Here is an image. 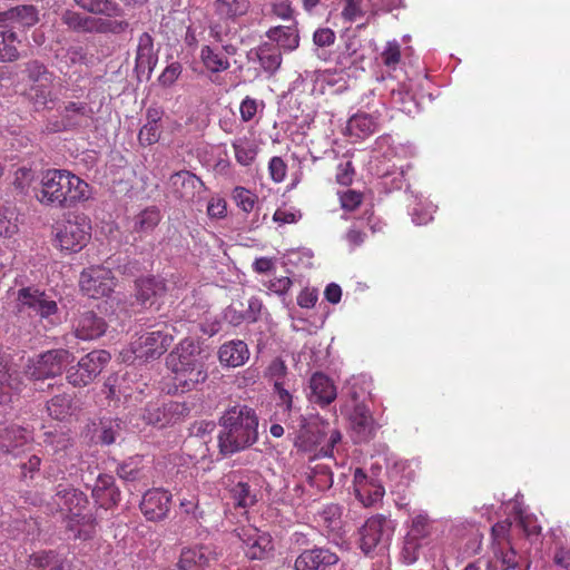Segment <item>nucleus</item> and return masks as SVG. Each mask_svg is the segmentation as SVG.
I'll list each match as a JSON object with an SVG mask.
<instances>
[{"label":"nucleus","instance_id":"1","mask_svg":"<svg viewBox=\"0 0 570 570\" xmlns=\"http://www.w3.org/2000/svg\"><path fill=\"white\" fill-rule=\"evenodd\" d=\"M91 187L67 169H47L41 173L37 200L52 208H71L91 198Z\"/></svg>","mask_w":570,"mask_h":570},{"label":"nucleus","instance_id":"2","mask_svg":"<svg viewBox=\"0 0 570 570\" xmlns=\"http://www.w3.org/2000/svg\"><path fill=\"white\" fill-rule=\"evenodd\" d=\"M87 495L71 487H57L56 494L47 503V512H61L67 529L75 539L89 540L96 533V519L89 510Z\"/></svg>","mask_w":570,"mask_h":570},{"label":"nucleus","instance_id":"3","mask_svg":"<svg viewBox=\"0 0 570 570\" xmlns=\"http://www.w3.org/2000/svg\"><path fill=\"white\" fill-rule=\"evenodd\" d=\"M222 430L218 434L220 453L230 455L257 441L258 419L247 405H234L227 409L219 420Z\"/></svg>","mask_w":570,"mask_h":570},{"label":"nucleus","instance_id":"4","mask_svg":"<svg viewBox=\"0 0 570 570\" xmlns=\"http://www.w3.org/2000/svg\"><path fill=\"white\" fill-rule=\"evenodd\" d=\"M176 389L187 392L207 379V370L200 348L194 340L185 338L167 356Z\"/></svg>","mask_w":570,"mask_h":570},{"label":"nucleus","instance_id":"5","mask_svg":"<svg viewBox=\"0 0 570 570\" xmlns=\"http://www.w3.org/2000/svg\"><path fill=\"white\" fill-rule=\"evenodd\" d=\"M395 522L383 514L368 518L360 529V549L370 554L374 551H384L391 543L395 531Z\"/></svg>","mask_w":570,"mask_h":570},{"label":"nucleus","instance_id":"6","mask_svg":"<svg viewBox=\"0 0 570 570\" xmlns=\"http://www.w3.org/2000/svg\"><path fill=\"white\" fill-rule=\"evenodd\" d=\"M73 361V355L66 348L46 351L29 358L24 373L32 380H45L60 375Z\"/></svg>","mask_w":570,"mask_h":570},{"label":"nucleus","instance_id":"7","mask_svg":"<svg viewBox=\"0 0 570 570\" xmlns=\"http://www.w3.org/2000/svg\"><path fill=\"white\" fill-rule=\"evenodd\" d=\"M91 224L86 216H76L57 228L56 242L61 252L67 254L80 252L90 240Z\"/></svg>","mask_w":570,"mask_h":570},{"label":"nucleus","instance_id":"8","mask_svg":"<svg viewBox=\"0 0 570 570\" xmlns=\"http://www.w3.org/2000/svg\"><path fill=\"white\" fill-rule=\"evenodd\" d=\"M18 302L21 309L27 308L33 312L49 324L57 325L60 323L57 302L39 288L29 286L19 289Z\"/></svg>","mask_w":570,"mask_h":570},{"label":"nucleus","instance_id":"9","mask_svg":"<svg viewBox=\"0 0 570 570\" xmlns=\"http://www.w3.org/2000/svg\"><path fill=\"white\" fill-rule=\"evenodd\" d=\"M174 340L168 326L141 334L131 342V352L136 358L148 361L160 357Z\"/></svg>","mask_w":570,"mask_h":570},{"label":"nucleus","instance_id":"10","mask_svg":"<svg viewBox=\"0 0 570 570\" xmlns=\"http://www.w3.org/2000/svg\"><path fill=\"white\" fill-rule=\"evenodd\" d=\"M81 291L91 298L109 296L116 286V279L110 268L96 265L85 268L79 278Z\"/></svg>","mask_w":570,"mask_h":570},{"label":"nucleus","instance_id":"11","mask_svg":"<svg viewBox=\"0 0 570 570\" xmlns=\"http://www.w3.org/2000/svg\"><path fill=\"white\" fill-rule=\"evenodd\" d=\"M109 361L110 354L107 351H92L81 357L76 367L68 371L67 379L73 386L87 385L101 373Z\"/></svg>","mask_w":570,"mask_h":570},{"label":"nucleus","instance_id":"12","mask_svg":"<svg viewBox=\"0 0 570 570\" xmlns=\"http://www.w3.org/2000/svg\"><path fill=\"white\" fill-rule=\"evenodd\" d=\"M48 79L49 78H45L39 83H31L26 91L28 100L33 105L36 110L52 109L59 100L60 91L63 88L61 79Z\"/></svg>","mask_w":570,"mask_h":570},{"label":"nucleus","instance_id":"13","mask_svg":"<svg viewBox=\"0 0 570 570\" xmlns=\"http://www.w3.org/2000/svg\"><path fill=\"white\" fill-rule=\"evenodd\" d=\"M219 552L214 544H199L183 548L176 563L177 570H194L210 567L217 562Z\"/></svg>","mask_w":570,"mask_h":570},{"label":"nucleus","instance_id":"14","mask_svg":"<svg viewBox=\"0 0 570 570\" xmlns=\"http://www.w3.org/2000/svg\"><path fill=\"white\" fill-rule=\"evenodd\" d=\"M353 489L356 499L365 508L374 507L383 499L385 493L384 487L381 482L377 479L367 475L360 468L354 471Z\"/></svg>","mask_w":570,"mask_h":570},{"label":"nucleus","instance_id":"15","mask_svg":"<svg viewBox=\"0 0 570 570\" xmlns=\"http://www.w3.org/2000/svg\"><path fill=\"white\" fill-rule=\"evenodd\" d=\"M158 62V50L155 48L154 38L148 32H142L137 40L135 56V71L139 80H148Z\"/></svg>","mask_w":570,"mask_h":570},{"label":"nucleus","instance_id":"16","mask_svg":"<svg viewBox=\"0 0 570 570\" xmlns=\"http://www.w3.org/2000/svg\"><path fill=\"white\" fill-rule=\"evenodd\" d=\"M238 537L245 546V553L249 559L262 560L273 551L271 534L257 528H242Z\"/></svg>","mask_w":570,"mask_h":570},{"label":"nucleus","instance_id":"17","mask_svg":"<svg viewBox=\"0 0 570 570\" xmlns=\"http://www.w3.org/2000/svg\"><path fill=\"white\" fill-rule=\"evenodd\" d=\"M171 493L161 488L150 489L145 492L140 502V510L149 521L164 520L170 510Z\"/></svg>","mask_w":570,"mask_h":570},{"label":"nucleus","instance_id":"18","mask_svg":"<svg viewBox=\"0 0 570 570\" xmlns=\"http://www.w3.org/2000/svg\"><path fill=\"white\" fill-rule=\"evenodd\" d=\"M340 561L338 556L326 547L303 550L295 559V570H330Z\"/></svg>","mask_w":570,"mask_h":570},{"label":"nucleus","instance_id":"19","mask_svg":"<svg viewBox=\"0 0 570 570\" xmlns=\"http://www.w3.org/2000/svg\"><path fill=\"white\" fill-rule=\"evenodd\" d=\"M381 79L385 81V89L390 92V102L393 108H396L404 114L411 115L414 111L415 102L411 94L410 83L399 76H382Z\"/></svg>","mask_w":570,"mask_h":570},{"label":"nucleus","instance_id":"20","mask_svg":"<svg viewBox=\"0 0 570 570\" xmlns=\"http://www.w3.org/2000/svg\"><path fill=\"white\" fill-rule=\"evenodd\" d=\"M39 21V12L31 4H21L0 12V28L24 31Z\"/></svg>","mask_w":570,"mask_h":570},{"label":"nucleus","instance_id":"21","mask_svg":"<svg viewBox=\"0 0 570 570\" xmlns=\"http://www.w3.org/2000/svg\"><path fill=\"white\" fill-rule=\"evenodd\" d=\"M137 299L144 305L153 307L164 303V297L168 291L164 278L150 276L139 279L136 284ZM159 306H157L158 308Z\"/></svg>","mask_w":570,"mask_h":570},{"label":"nucleus","instance_id":"22","mask_svg":"<svg viewBox=\"0 0 570 570\" xmlns=\"http://www.w3.org/2000/svg\"><path fill=\"white\" fill-rule=\"evenodd\" d=\"M380 111L377 109L372 112H357L350 117L345 127V135L355 140L365 139L377 130Z\"/></svg>","mask_w":570,"mask_h":570},{"label":"nucleus","instance_id":"23","mask_svg":"<svg viewBox=\"0 0 570 570\" xmlns=\"http://www.w3.org/2000/svg\"><path fill=\"white\" fill-rule=\"evenodd\" d=\"M32 440L31 432L17 424L0 430V452L18 455L20 449Z\"/></svg>","mask_w":570,"mask_h":570},{"label":"nucleus","instance_id":"24","mask_svg":"<svg viewBox=\"0 0 570 570\" xmlns=\"http://www.w3.org/2000/svg\"><path fill=\"white\" fill-rule=\"evenodd\" d=\"M348 417L358 442L366 441L373 435L375 424L370 409L365 403L352 405Z\"/></svg>","mask_w":570,"mask_h":570},{"label":"nucleus","instance_id":"25","mask_svg":"<svg viewBox=\"0 0 570 570\" xmlns=\"http://www.w3.org/2000/svg\"><path fill=\"white\" fill-rule=\"evenodd\" d=\"M75 334L79 340L89 341L105 334L107 324L91 311H86L75 320Z\"/></svg>","mask_w":570,"mask_h":570},{"label":"nucleus","instance_id":"26","mask_svg":"<svg viewBox=\"0 0 570 570\" xmlns=\"http://www.w3.org/2000/svg\"><path fill=\"white\" fill-rule=\"evenodd\" d=\"M337 396V391L332 380L323 373H314L309 380L308 399L321 406L331 404Z\"/></svg>","mask_w":570,"mask_h":570},{"label":"nucleus","instance_id":"27","mask_svg":"<svg viewBox=\"0 0 570 570\" xmlns=\"http://www.w3.org/2000/svg\"><path fill=\"white\" fill-rule=\"evenodd\" d=\"M249 348L242 340H232L224 343L218 350L219 363L225 367H238L249 358Z\"/></svg>","mask_w":570,"mask_h":570},{"label":"nucleus","instance_id":"28","mask_svg":"<svg viewBox=\"0 0 570 570\" xmlns=\"http://www.w3.org/2000/svg\"><path fill=\"white\" fill-rule=\"evenodd\" d=\"M92 497L104 509L116 505L120 500V491L115 485V479L109 474H99L92 489Z\"/></svg>","mask_w":570,"mask_h":570},{"label":"nucleus","instance_id":"29","mask_svg":"<svg viewBox=\"0 0 570 570\" xmlns=\"http://www.w3.org/2000/svg\"><path fill=\"white\" fill-rule=\"evenodd\" d=\"M247 58L249 61H258L263 70L269 75L279 69L283 60L279 49L269 42H264L257 48L250 49Z\"/></svg>","mask_w":570,"mask_h":570},{"label":"nucleus","instance_id":"30","mask_svg":"<svg viewBox=\"0 0 570 570\" xmlns=\"http://www.w3.org/2000/svg\"><path fill=\"white\" fill-rule=\"evenodd\" d=\"M266 37L277 45V49L292 52L299 46V35L296 23L272 27L266 31Z\"/></svg>","mask_w":570,"mask_h":570},{"label":"nucleus","instance_id":"31","mask_svg":"<svg viewBox=\"0 0 570 570\" xmlns=\"http://www.w3.org/2000/svg\"><path fill=\"white\" fill-rule=\"evenodd\" d=\"M67 559L56 550L33 552L28 560L29 570H67Z\"/></svg>","mask_w":570,"mask_h":570},{"label":"nucleus","instance_id":"32","mask_svg":"<svg viewBox=\"0 0 570 570\" xmlns=\"http://www.w3.org/2000/svg\"><path fill=\"white\" fill-rule=\"evenodd\" d=\"M67 127L87 125L94 118L95 111L87 102L69 101L60 112Z\"/></svg>","mask_w":570,"mask_h":570},{"label":"nucleus","instance_id":"33","mask_svg":"<svg viewBox=\"0 0 570 570\" xmlns=\"http://www.w3.org/2000/svg\"><path fill=\"white\" fill-rule=\"evenodd\" d=\"M229 56L209 45L203 46L199 53L203 66L212 73H220L228 70L230 68Z\"/></svg>","mask_w":570,"mask_h":570},{"label":"nucleus","instance_id":"34","mask_svg":"<svg viewBox=\"0 0 570 570\" xmlns=\"http://www.w3.org/2000/svg\"><path fill=\"white\" fill-rule=\"evenodd\" d=\"M160 220V210L155 206L147 207L132 217L131 230L140 235L149 234L158 226Z\"/></svg>","mask_w":570,"mask_h":570},{"label":"nucleus","instance_id":"35","mask_svg":"<svg viewBox=\"0 0 570 570\" xmlns=\"http://www.w3.org/2000/svg\"><path fill=\"white\" fill-rule=\"evenodd\" d=\"M407 147L403 145H395L390 135L380 136L374 142V157L383 158L392 161L396 158H402L407 154Z\"/></svg>","mask_w":570,"mask_h":570},{"label":"nucleus","instance_id":"36","mask_svg":"<svg viewBox=\"0 0 570 570\" xmlns=\"http://www.w3.org/2000/svg\"><path fill=\"white\" fill-rule=\"evenodd\" d=\"M215 11L218 16L228 20L244 17L250 9L249 0H215Z\"/></svg>","mask_w":570,"mask_h":570},{"label":"nucleus","instance_id":"37","mask_svg":"<svg viewBox=\"0 0 570 570\" xmlns=\"http://www.w3.org/2000/svg\"><path fill=\"white\" fill-rule=\"evenodd\" d=\"M20 40L13 30L0 28V62H11L19 58Z\"/></svg>","mask_w":570,"mask_h":570},{"label":"nucleus","instance_id":"38","mask_svg":"<svg viewBox=\"0 0 570 570\" xmlns=\"http://www.w3.org/2000/svg\"><path fill=\"white\" fill-rule=\"evenodd\" d=\"M370 379L364 376L351 377L343 389V393L351 400L353 403L352 405L357 403H365L370 396Z\"/></svg>","mask_w":570,"mask_h":570},{"label":"nucleus","instance_id":"39","mask_svg":"<svg viewBox=\"0 0 570 570\" xmlns=\"http://www.w3.org/2000/svg\"><path fill=\"white\" fill-rule=\"evenodd\" d=\"M75 3L81 9L95 13L104 14L107 17H119L122 13L118 3L112 0H73Z\"/></svg>","mask_w":570,"mask_h":570},{"label":"nucleus","instance_id":"40","mask_svg":"<svg viewBox=\"0 0 570 570\" xmlns=\"http://www.w3.org/2000/svg\"><path fill=\"white\" fill-rule=\"evenodd\" d=\"M232 147L236 161L244 167L250 166L257 156V146L248 137H239L233 140Z\"/></svg>","mask_w":570,"mask_h":570},{"label":"nucleus","instance_id":"41","mask_svg":"<svg viewBox=\"0 0 570 570\" xmlns=\"http://www.w3.org/2000/svg\"><path fill=\"white\" fill-rule=\"evenodd\" d=\"M9 371L8 360L0 353V404L10 402L12 392L19 389V382Z\"/></svg>","mask_w":570,"mask_h":570},{"label":"nucleus","instance_id":"42","mask_svg":"<svg viewBox=\"0 0 570 570\" xmlns=\"http://www.w3.org/2000/svg\"><path fill=\"white\" fill-rule=\"evenodd\" d=\"M200 184L198 177L190 171L181 170L170 177V185L179 197H187Z\"/></svg>","mask_w":570,"mask_h":570},{"label":"nucleus","instance_id":"43","mask_svg":"<svg viewBox=\"0 0 570 570\" xmlns=\"http://www.w3.org/2000/svg\"><path fill=\"white\" fill-rule=\"evenodd\" d=\"M414 200L410 204V214L412 222L420 226L430 223L433 219V214L436 207L432 203H425L419 195H413Z\"/></svg>","mask_w":570,"mask_h":570},{"label":"nucleus","instance_id":"44","mask_svg":"<svg viewBox=\"0 0 570 570\" xmlns=\"http://www.w3.org/2000/svg\"><path fill=\"white\" fill-rule=\"evenodd\" d=\"M47 411L56 420L67 419L72 414V396L67 393L53 396L47 403Z\"/></svg>","mask_w":570,"mask_h":570},{"label":"nucleus","instance_id":"45","mask_svg":"<svg viewBox=\"0 0 570 570\" xmlns=\"http://www.w3.org/2000/svg\"><path fill=\"white\" fill-rule=\"evenodd\" d=\"M229 33H230L229 28L219 22L210 23L208 27L209 39L213 42L219 45L220 49L226 55H236L237 47L235 45H233L230 41H228Z\"/></svg>","mask_w":570,"mask_h":570},{"label":"nucleus","instance_id":"46","mask_svg":"<svg viewBox=\"0 0 570 570\" xmlns=\"http://www.w3.org/2000/svg\"><path fill=\"white\" fill-rule=\"evenodd\" d=\"M510 504H512L513 518L517 525L520 527L527 535L538 534L541 528L538 524L537 519L523 511L518 498H515L513 502H510Z\"/></svg>","mask_w":570,"mask_h":570},{"label":"nucleus","instance_id":"47","mask_svg":"<svg viewBox=\"0 0 570 570\" xmlns=\"http://www.w3.org/2000/svg\"><path fill=\"white\" fill-rule=\"evenodd\" d=\"M120 430V421L117 419H101L96 430L97 440L104 445H110L116 441Z\"/></svg>","mask_w":570,"mask_h":570},{"label":"nucleus","instance_id":"48","mask_svg":"<svg viewBox=\"0 0 570 570\" xmlns=\"http://www.w3.org/2000/svg\"><path fill=\"white\" fill-rule=\"evenodd\" d=\"M309 469L311 473L308 479L313 487H316L320 490H325L332 487L333 473L328 464L315 463Z\"/></svg>","mask_w":570,"mask_h":570},{"label":"nucleus","instance_id":"49","mask_svg":"<svg viewBox=\"0 0 570 570\" xmlns=\"http://www.w3.org/2000/svg\"><path fill=\"white\" fill-rule=\"evenodd\" d=\"M432 531V521L426 512H419L411 518V525L407 532L409 535L420 540H424L430 537Z\"/></svg>","mask_w":570,"mask_h":570},{"label":"nucleus","instance_id":"50","mask_svg":"<svg viewBox=\"0 0 570 570\" xmlns=\"http://www.w3.org/2000/svg\"><path fill=\"white\" fill-rule=\"evenodd\" d=\"M129 27L126 20H112L104 18H91L90 31L89 32H101V33H122Z\"/></svg>","mask_w":570,"mask_h":570},{"label":"nucleus","instance_id":"51","mask_svg":"<svg viewBox=\"0 0 570 570\" xmlns=\"http://www.w3.org/2000/svg\"><path fill=\"white\" fill-rule=\"evenodd\" d=\"M381 61L387 68V76L391 72H396L401 61V46L397 40L387 41L383 51L381 52Z\"/></svg>","mask_w":570,"mask_h":570},{"label":"nucleus","instance_id":"52","mask_svg":"<svg viewBox=\"0 0 570 570\" xmlns=\"http://www.w3.org/2000/svg\"><path fill=\"white\" fill-rule=\"evenodd\" d=\"M178 407L179 405L175 403H170L165 407H160L158 404H150L146 407L142 417L148 424H159L164 426L169 422V420L166 419V414L175 412Z\"/></svg>","mask_w":570,"mask_h":570},{"label":"nucleus","instance_id":"53","mask_svg":"<svg viewBox=\"0 0 570 570\" xmlns=\"http://www.w3.org/2000/svg\"><path fill=\"white\" fill-rule=\"evenodd\" d=\"M423 547V541L406 534L400 553V560L406 566L414 564L419 558Z\"/></svg>","mask_w":570,"mask_h":570},{"label":"nucleus","instance_id":"54","mask_svg":"<svg viewBox=\"0 0 570 570\" xmlns=\"http://www.w3.org/2000/svg\"><path fill=\"white\" fill-rule=\"evenodd\" d=\"M230 494L235 504L240 508L252 507L256 501V497L252 492L250 487L248 483L243 481H239L232 487Z\"/></svg>","mask_w":570,"mask_h":570},{"label":"nucleus","instance_id":"55","mask_svg":"<svg viewBox=\"0 0 570 570\" xmlns=\"http://www.w3.org/2000/svg\"><path fill=\"white\" fill-rule=\"evenodd\" d=\"M232 197L237 207L245 213H250L257 200V196L254 193L242 186L234 188Z\"/></svg>","mask_w":570,"mask_h":570},{"label":"nucleus","instance_id":"56","mask_svg":"<svg viewBox=\"0 0 570 570\" xmlns=\"http://www.w3.org/2000/svg\"><path fill=\"white\" fill-rule=\"evenodd\" d=\"M342 39L344 41L342 55L347 58H353V61H355L358 58V51L362 47V41L356 35V29H346Z\"/></svg>","mask_w":570,"mask_h":570},{"label":"nucleus","instance_id":"57","mask_svg":"<svg viewBox=\"0 0 570 570\" xmlns=\"http://www.w3.org/2000/svg\"><path fill=\"white\" fill-rule=\"evenodd\" d=\"M17 232L18 224L14 212L0 207V237L9 238Z\"/></svg>","mask_w":570,"mask_h":570},{"label":"nucleus","instance_id":"58","mask_svg":"<svg viewBox=\"0 0 570 570\" xmlns=\"http://www.w3.org/2000/svg\"><path fill=\"white\" fill-rule=\"evenodd\" d=\"M63 23L77 31H90V17H83L78 12L66 10L61 17Z\"/></svg>","mask_w":570,"mask_h":570},{"label":"nucleus","instance_id":"59","mask_svg":"<svg viewBox=\"0 0 570 570\" xmlns=\"http://www.w3.org/2000/svg\"><path fill=\"white\" fill-rule=\"evenodd\" d=\"M341 515L342 510L336 504H330L325 507L320 514L325 527L331 531H337L341 529Z\"/></svg>","mask_w":570,"mask_h":570},{"label":"nucleus","instance_id":"60","mask_svg":"<svg viewBox=\"0 0 570 570\" xmlns=\"http://www.w3.org/2000/svg\"><path fill=\"white\" fill-rule=\"evenodd\" d=\"M160 138V125L147 122L140 128L138 140L142 146L156 144Z\"/></svg>","mask_w":570,"mask_h":570},{"label":"nucleus","instance_id":"61","mask_svg":"<svg viewBox=\"0 0 570 570\" xmlns=\"http://www.w3.org/2000/svg\"><path fill=\"white\" fill-rule=\"evenodd\" d=\"M344 7L342 9V18L347 22H354L364 17L363 0H343Z\"/></svg>","mask_w":570,"mask_h":570},{"label":"nucleus","instance_id":"62","mask_svg":"<svg viewBox=\"0 0 570 570\" xmlns=\"http://www.w3.org/2000/svg\"><path fill=\"white\" fill-rule=\"evenodd\" d=\"M183 72V66L178 61L169 63L158 77V82L163 87H171Z\"/></svg>","mask_w":570,"mask_h":570},{"label":"nucleus","instance_id":"63","mask_svg":"<svg viewBox=\"0 0 570 570\" xmlns=\"http://www.w3.org/2000/svg\"><path fill=\"white\" fill-rule=\"evenodd\" d=\"M302 218V213L296 208H278L273 215V220L279 225L294 224Z\"/></svg>","mask_w":570,"mask_h":570},{"label":"nucleus","instance_id":"64","mask_svg":"<svg viewBox=\"0 0 570 570\" xmlns=\"http://www.w3.org/2000/svg\"><path fill=\"white\" fill-rule=\"evenodd\" d=\"M33 180V171L30 168L21 167L14 173L13 185L21 193H26Z\"/></svg>","mask_w":570,"mask_h":570}]
</instances>
